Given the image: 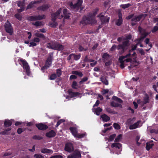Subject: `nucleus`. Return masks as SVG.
Masks as SVG:
<instances>
[{
	"label": "nucleus",
	"mask_w": 158,
	"mask_h": 158,
	"mask_svg": "<svg viewBox=\"0 0 158 158\" xmlns=\"http://www.w3.org/2000/svg\"><path fill=\"white\" fill-rule=\"evenodd\" d=\"M98 10L99 9L96 8L92 12L89 13L87 16H84L82 20L80 22V24L85 26L90 23H96L97 21L95 20L94 17L97 14Z\"/></svg>",
	"instance_id": "obj_1"
},
{
	"label": "nucleus",
	"mask_w": 158,
	"mask_h": 158,
	"mask_svg": "<svg viewBox=\"0 0 158 158\" xmlns=\"http://www.w3.org/2000/svg\"><path fill=\"white\" fill-rule=\"evenodd\" d=\"M130 45L129 41L125 40L123 41L121 44H119L117 47L115 44L113 45L110 48V50L111 51H113L116 48L118 50H121L120 53L122 54L128 49Z\"/></svg>",
	"instance_id": "obj_2"
},
{
	"label": "nucleus",
	"mask_w": 158,
	"mask_h": 158,
	"mask_svg": "<svg viewBox=\"0 0 158 158\" xmlns=\"http://www.w3.org/2000/svg\"><path fill=\"white\" fill-rule=\"evenodd\" d=\"M4 27L6 31L10 35H12L13 32V28L11 24L7 20L4 25Z\"/></svg>",
	"instance_id": "obj_3"
},
{
	"label": "nucleus",
	"mask_w": 158,
	"mask_h": 158,
	"mask_svg": "<svg viewBox=\"0 0 158 158\" xmlns=\"http://www.w3.org/2000/svg\"><path fill=\"white\" fill-rule=\"evenodd\" d=\"M67 156V158H81V153L80 151L76 149Z\"/></svg>",
	"instance_id": "obj_4"
},
{
	"label": "nucleus",
	"mask_w": 158,
	"mask_h": 158,
	"mask_svg": "<svg viewBox=\"0 0 158 158\" xmlns=\"http://www.w3.org/2000/svg\"><path fill=\"white\" fill-rule=\"evenodd\" d=\"M19 61L22 63L23 69L26 70V73L28 76H29L30 73V68L28 63L27 61L22 59H19Z\"/></svg>",
	"instance_id": "obj_5"
},
{
	"label": "nucleus",
	"mask_w": 158,
	"mask_h": 158,
	"mask_svg": "<svg viewBox=\"0 0 158 158\" xmlns=\"http://www.w3.org/2000/svg\"><path fill=\"white\" fill-rule=\"evenodd\" d=\"M82 2V0H77V2L74 4H73V2H70L69 4V6L71 8L78 10L81 7Z\"/></svg>",
	"instance_id": "obj_6"
},
{
	"label": "nucleus",
	"mask_w": 158,
	"mask_h": 158,
	"mask_svg": "<svg viewBox=\"0 0 158 158\" xmlns=\"http://www.w3.org/2000/svg\"><path fill=\"white\" fill-rule=\"evenodd\" d=\"M53 59V53L52 52L49 53L45 64L47 66V67L49 68L51 65Z\"/></svg>",
	"instance_id": "obj_7"
},
{
	"label": "nucleus",
	"mask_w": 158,
	"mask_h": 158,
	"mask_svg": "<svg viewBox=\"0 0 158 158\" xmlns=\"http://www.w3.org/2000/svg\"><path fill=\"white\" fill-rule=\"evenodd\" d=\"M64 150L69 152L71 153L74 150V147L72 143L67 142L65 143Z\"/></svg>",
	"instance_id": "obj_8"
},
{
	"label": "nucleus",
	"mask_w": 158,
	"mask_h": 158,
	"mask_svg": "<svg viewBox=\"0 0 158 158\" xmlns=\"http://www.w3.org/2000/svg\"><path fill=\"white\" fill-rule=\"evenodd\" d=\"M97 17L99 18L102 23L105 24L109 21L110 18L109 17L101 15V14L98 15Z\"/></svg>",
	"instance_id": "obj_9"
},
{
	"label": "nucleus",
	"mask_w": 158,
	"mask_h": 158,
	"mask_svg": "<svg viewBox=\"0 0 158 158\" xmlns=\"http://www.w3.org/2000/svg\"><path fill=\"white\" fill-rule=\"evenodd\" d=\"M41 1H32L30 2L26 7V10L31 9L35 7L36 4L40 3Z\"/></svg>",
	"instance_id": "obj_10"
},
{
	"label": "nucleus",
	"mask_w": 158,
	"mask_h": 158,
	"mask_svg": "<svg viewBox=\"0 0 158 158\" xmlns=\"http://www.w3.org/2000/svg\"><path fill=\"white\" fill-rule=\"evenodd\" d=\"M35 126L39 130H45L48 128V127L47 125L43 124L42 123H40L39 124H36Z\"/></svg>",
	"instance_id": "obj_11"
},
{
	"label": "nucleus",
	"mask_w": 158,
	"mask_h": 158,
	"mask_svg": "<svg viewBox=\"0 0 158 158\" xmlns=\"http://www.w3.org/2000/svg\"><path fill=\"white\" fill-rule=\"evenodd\" d=\"M143 16V14H141L138 16H134L133 18L131 19V21L132 22H137L139 21Z\"/></svg>",
	"instance_id": "obj_12"
},
{
	"label": "nucleus",
	"mask_w": 158,
	"mask_h": 158,
	"mask_svg": "<svg viewBox=\"0 0 158 158\" xmlns=\"http://www.w3.org/2000/svg\"><path fill=\"white\" fill-rule=\"evenodd\" d=\"M56 42L52 41L47 44V47L49 49L55 50Z\"/></svg>",
	"instance_id": "obj_13"
},
{
	"label": "nucleus",
	"mask_w": 158,
	"mask_h": 158,
	"mask_svg": "<svg viewBox=\"0 0 158 158\" xmlns=\"http://www.w3.org/2000/svg\"><path fill=\"white\" fill-rule=\"evenodd\" d=\"M49 7V6L48 4H44L38 7L37 8V10L45 11L48 10Z\"/></svg>",
	"instance_id": "obj_14"
},
{
	"label": "nucleus",
	"mask_w": 158,
	"mask_h": 158,
	"mask_svg": "<svg viewBox=\"0 0 158 158\" xmlns=\"http://www.w3.org/2000/svg\"><path fill=\"white\" fill-rule=\"evenodd\" d=\"M56 133L55 131L53 130H51L48 132H47L46 134L47 137L49 138H52L55 136Z\"/></svg>",
	"instance_id": "obj_15"
},
{
	"label": "nucleus",
	"mask_w": 158,
	"mask_h": 158,
	"mask_svg": "<svg viewBox=\"0 0 158 158\" xmlns=\"http://www.w3.org/2000/svg\"><path fill=\"white\" fill-rule=\"evenodd\" d=\"M69 129L72 134L75 137L77 133V128L76 127H69Z\"/></svg>",
	"instance_id": "obj_16"
},
{
	"label": "nucleus",
	"mask_w": 158,
	"mask_h": 158,
	"mask_svg": "<svg viewBox=\"0 0 158 158\" xmlns=\"http://www.w3.org/2000/svg\"><path fill=\"white\" fill-rule=\"evenodd\" d=\"M149 34V33L147 32H144L141 34L142 36L140 38L136 40H136L138 41V44H139L141 40L145 38Z\"/></svg>",
	"instance_id": "obj_17"
},
{
	"label": "nucleus",
	"mask_w": 158,
	"mask_h": 158,
	"mask_svg": "<svg viewBox=\"0 0 158 158\" xmlns=\"http://www.w3.org/2000/svg\"><path fill=\"white\" fill-rule=\"evenodd\" d=\"M122 147V144L120 143H113L111 145V147L113 148L120 149Z\"/></svg>",
	"instance_id": "obj_18"
},
{
	"label": "nucleus",
	"mask_w": 158,
	"mask_h": 158,
	"mask_svg": "<svg viewBox=\"0 0 158 158\" xmlns=\"http://www.w3.org/2000/svg\"><path fill=\"white\" fill-rule=\"evenodd\" d=\"M55 48V50L61 51L63 50L64 46L56 42Z\"/></svg>",
	"instance_id": "obj_19"
},
{
	"label": "nucleus",
	"mask_w": 158,
	"mask_h": 158,
	"mask_svg": "<svg viewBox=\"0 0 158 158\" xmlns=\"http://www.w3.org/2000/svg\"><path fill=\"white\" fill-rule=\"evenodd\" d=\"M12 124V122L8 119L5 120L4 122V127L5 128L10 126Z\"/></svg>",
	"instance_id": "obj_20"
},
{
	"label": "nucleus",
	"mask_w": 158,
	"mask_h": 158,
	"mask_svg": "<svg viewBox=\"0 0 158 158\" xmlns=\"http://www.w3.org/2000/svg\"><path fill=\"white\" fill-rule=\"evenodd\" d=\"M101 117L104 122H107L109 121L110 119V117L105 114L101 115Z\"/></svg>",
	"instance_id": "obj_21"
},
{
	"label": "nucleus",
	"mask_w": 158,
	"mask_h": 158,
	"mask_svg": "<svg viewBox=\"0 0 158 158\" xmlns=\"http://www.w3.org/2000/svg\"><path fill=\"white\" fill-rule=\"evenodd\" d=\"M41 152L42 153L45 154L52 153L53 151L52 150L46 148H44L41 149Z\"/></svg>",
	"instance_id": "obj_22"
},
{
	"label": "nucleus",
	"mask_w": 158,
	"mask_h": 158,
	"mask_svg": "<svg viewBox=\"0 0 158 158\" xmlns=\"http://www.w3.org/2000/svg\"><path fill=\"white\" fill-rule=\"evenodd\" d=\"M139 123L140 121H138L137 122L133 124L130 125L129 127V128L130 130H133L136 129L138 127L139 124Z\"/></svg>",
	"instance_id": "obj_23"
},
{
	"label": "nucleus",
	"mask_w": 158,
	"mask_h": 158,
	"mask_svg": "<svg viewBox=\"0 0 158 158\" xmlns=\"http://www.w3.org/2000/svg\"><path fill=\"white\" fill-rule=\"evenodd\" d=\"M11 130V127L5 129L4 131L1 132H0V134L4 135H8L10 133Z\"/></svg>",
	"instance_id": "obj_24"
},
{
	"label": "nucleus",
	"mask_w": 158,
	"mask_h": 158,
	"mask_svg": "<svg viewBox=\"0 0 158 158\" xmlns=\"http://www.w3.org/2000/svg\"><path fill=\"white\" fill-rule=\"evenodd\" d=\"M35 36L38 38H40L42 39L43 40L45 39V37L43 34L37 32L35 34Z\"/></svg>",
	"instance_id": "obj_25"
},
{
	"label": "nucleus",
	"mask_w": 158,
	"mask_h": 158,
	"mask_svg": "<svg viewBox=\"0 0 158 158\" xmlns=\"http://www.w3.org/2000/svg\"><path fill=\"white\" fill-rule=\"evenodd\" d=\"M68 93L72 97L77 96L79 94L78 92H73L71 89H69L68 90Z\"/></svg>",
	"instance_id": "obj_26"
},
{
	"label": "nucleus",
	"mask_w": 158,
	"mask_h": 158,
	"mask_svg": "<svg viewBox=\"0 0 158 158\" xmlns=\"http://www.w3.org/2000/svg\"><path fill=\"white\" fill-rule=\"evenodd\" d=\"M100 81L102 83L106 85H108L109 84L108 80L103 77H101L100 78Z\"/></svg>",
	"instance_id": "obj_27"
},
{
	"label": "nucleus",
	"mask_w": 158,
	"mask_h": 158,
	"mask_svg": "<svg viewBox=\"0 0 158 158\" xmlns=\"http://www.w3.org/2000/svg\"><path fill=\"white\" fill-rule=\"evenodd\" d=\"M110 105L112 107H117L120 106L122 107L121 105L118 103L115 102L114 101H112L110 103Z\"/></svg>",
	"instance_id": "obj_28"
},
{
	"label": "nucleus",
	"mask_w": 158,
	"mask_h": 158,
	"mask_svg": "<svg viewBox=\"0 0 158 158\" xmlns=\"http://www.w3.org/2000/svg\"><path fill=\"white\" fill-rule=\"evenodd\" d=\"M106 111L108 113L110 114H116L117 113V112H115V111L114 110L111 109L110 107H108L106 109Z\"/></svg>",
	"instance_id": "obj_29"
},
{
	"label": "nucleus",
	"mask_w": 158,
	"mask_h": 158,
	"mask_svg": "<svg viewBox=\"0 0 158 158\" xmlns=\"http://www.w3.org/2000/svg\"><path fill=\"white\" fill-rule=\"evenodd\" d=\"M153 143H146V149L148 151L153 146Z\"/></svg>",
	"instance_id": "obj_30"
},
{
	"label": "nucleus",
	"mask_w": 158,
	"mask_h": 158,
	"mask_svg": "<svg viewBox=\"0 0 158 158\" xmlns=\"http://www.w3.org/2000/svg\"><path fill=\"white\" fill-rule=\"evenodd\" d=\"M94 110L96 114L97 115H99L100 114V113L102 111V109L98 107L97 108L95 109Z\"/></svg>",
	"instance_id": "obj_31"
},
{
	"label": "nucleus",
	"mask_w": 158,
	"mask_h": 158,
	"mask_svg": "<svg viewBox=\"0 0 158 158\" xmlns=\"http://www.w3.org/2000/svg\"><path fill=\"white\" fill-rule=\"evenodd\" d=\"M112 99L114 100L115 101L119 103H123V100L119 98H118L116 96H114L112 98Z\"/></svg>",
	"instance_id": "obj_32"
},
{
	"label": "nucleus",
	"mask_w": 158,
	"mask_h": 158,
	"mask_svg": "<svg viewBox=\"0 0 158 158\" xmlns=\"http://www.w3.org/2000/svg\"><path fill=\"white\" fill-rule=\"evenodd\" d=\"M71 86L73 89H77V87L78 86V84L77 82L75 81H73V82Z\"/></svg>",
	"instance_id": "obj_33"
},
{
	"label": "nucleus",
	"mask_w": 158,
	"mask_h": 158,
	"mask_svg": "<svg viewBox=\"0 0 158 158\" xmlns=\"http://www.w3.org/2000/svg\"><path fill=\"white\" fill-rule=\"evenodd\" d=\"M86 135V133H82L80 134L77 133L75 137L78 138L79 139L83 138Z\"/></svg>",
	"instance_id": "obj_34"
},
{
	"label": "nucleus",
	"mask_w": 158,
	"mask_h": 158,
	"mask_svg": "<svg viewBox=\"0 0 158 158\" xmlns=\"http://www.w3.org/2000/svg\"><path fill=\"white\" fill-rule=\"evenodd\" d=\"M74 60H79L81 56V55L79 54L78 55H76L73 53V56Z\"/></svg>",
	"instance_id": "obj_35"
},
{
	"label": "nucleus",
	"mask_w": 158,
	"mask_h": 158,
	"mask_svg": "<svg viewBox=\"0 0 158 158\" xmlns=\"http://www.w3.org/2000/svg\"><path fill=\"white\" fill-rule=\"evenodd\" d=\"M149 97L148 95L143 99V103L144 104H146L149 102Z\"/></svg>",
	"instance_id": "obj_36"
},
{
	"label": "nucleus",
	"mask_w": 158,
	"mask_h": 158,
	"mask_svg": "<svg viewBox=\"0 0 158 158\" xmlns=\"http://www.w3.org/2000/svg\"><path fill=\"white\" fill-rule=\"evenodd\" d=\"M88 77H84L81 81L79 82V84L80 85L83 84L84 82L87 81L88 80Z\"/></svg>",
	"instance_id": "obj_37"
},
{
	"label": "nucleus",
	"mask_w": 158,
	"mask_h": 158,
	"mask_svg": "<svg viewBox=\"0 0 158 158\" xmlns=\"http://www.w3.org/2000/svg\"><path fill=\"white\" fill-rule=\"evenodd\" d=\"M113 126L115 129L119 130L121 128L120 126L116 123H114Z\"/></svg>",
	"instance_id": "obj_38"
},
{
	"label": "nucleus",
	"mask_w": 158,
	"mask_h": 158,
	"mask_svg": "<svg viewBox=\"0 0 158 158\" xmlns=\"http://www.w3.org/2000/svg\"><path fill=\"white\" fill-rule=\"evenodd\" d=\"M116 136V135L115 134H114L110 135V136L109 137V139L108 140L109 141H113L115 138V137Z\"/></svg>",
	"instance_id": "obj_39"
},
{
	"label": "nucleus",
	"mask_w": 158,
	"mask_h": 158,
	"mask_svg": "<svg viewBox=\"0 0 158 158\" xmlns=\"http://www.w3.org/2000/svg\"><path fill=\"white\" fill-rule=\"evenodd\" d=\"M56 76L58 77H60L62 74V71L60 69H57L56 70Z\"/></svg>",
	"instance_id": "obj_40"
},
{
	"label": "nucleus",
	"mask_w": 158,
	"mask_h": 158,
	"mask_svg": "<svg viewBox=\"0 0 158 158\" xmlns=\"http://www.w3.org/2000/svg\"><path fill=\"white\" fill-rule=\"evenodd\" d=\"M32 24L36 27H38L42 26V23L41 22L36 21L35 23H32Z\"/></svg>",
	"instance_id": "obj_41"
},
{
	"label": "nucleus",
	"mask_w": 158,
	"mask_h": 158,
	"mask_svg": "<svg viewBox=\"0 0 158 158\" xmlns=\"http://www.w3.org/2000/svg\"><path fill=\"white\" fill-rule=\"evenodd\" d=\"M32 139L35 140H41L43 139V137L39 135H34L32 137Z\"/></svg>",
	"instance_id": "obj_42"
},
{
	"label": "nucleus",
	"mask_w": 158,
	"mask_h": 158,
	"mask_svg": "<svg viewBox=\"0 0 158 158\" xmlns=\"http://www.w3.org/2000/svg\"><path fill=\"white\" fill-rule=\"evenodd\" d=\"M122 135L119 134L118 135L117 137L115 139L114 142H119L120 140L121 139L122 137Z\"/></svg>",
	"instance_id": "obj_43"
},
{
	"label": "nucleus",
	"mask_w": 158,
	"mask_h": 158,
	"mask_svg": "<svg viewBox=\"0 0 158 158\" xmlns=\"http://www.w3.org/2000/svg\"><path fill=\"white\" fill-rule=\"evenodd\" d=\"M27 19L28 20L31 21H36V19H35V17L34 15L29 16L28 17Z\"/></svg>",
	"instance_id": "obj_44"
},
{
	"label": "nucleus",
	"mask_w": 158,
	"mask_h": 158,
	"mask_svg": "<svg viewBox=\"0 0 158 158\" xmlns=\"http://www.w3.org/2000/svg\"><path fill=\"white\" fill-rule=\"evenodd\" d=\"M109 57V55L107 53H104L102 56V58L104 59L107 60Z\"/></svg>",
	"instance_id": "obj_45"
},
{
	"label": "nucleus",
	"mask_w": 158,
	"mask_h": 158,
	"mask_svg": "<svg viewBox=\"0 0 158 158\" xmlns=\"http://www.w3.org/2000/svg\"><path fill=\"white\" fill-rule=\"evenodd\" d=\"M52 23H50V25L52 27H55L58 25V23L55 21H52Z\"/></svg>",
	"instance_id": "obj_46"
},
{
	"label": "nucleus",
	"mask_w": 158,
	"mask_h": 158,
	"mask_svg": "<svg viewBox=\"0 0 158 158\" xmlns=\"http://www.w3.org/2000/svg\"><path fill=\"white\" fill-rule=\"evenodd\" d=\"M15 17L18 19L21 20L22 19V17L21 15L17 13L15 15Z\"/></svg>",
	"instance_id": "obj_47"
},
{
	"label": "nucleus",
	"mask_w": 158,
	"mask_h": 158,
	"mask_svg": "<svg viewBox=\"0 0 158 158\" xmlns=\"http://www.w3.org/2000/svg\"><path fill=\"white\" fill-rule=\"evenodd\" d=\"M131 4L130 3H127V4H123L121 5L123 9H125L126 8L129 7V6H131Z\"/></svg>",
	"instance_id": "obj_48"
},
{
	"label": "nucleus",
	"mask_w": 158,
	"mask_h": 158,
	"mask_svg": "<svg viewBox=\"0 0 158 158\" xmlns=\"http://www.w3.org/2000/svg\"><path fill=\"white\" fill-rule=\"evenodd\" d=\"M56 74H52L50 76L49 79L51 80H54L56 78Z\"/></svg>",
	"instance_id": "obj_49"
},
{
	"label": "nucleus",
	"mask_w": 158,
	"mask_h": 158,
	"mask_svg": "<svg viewBox=\"0 0 158 158\" xmlns=\"http://www.w3.org/2000/svg\"><path fill=\"white\" fill-rule=\"evenodd\" d=\"M46 17L45 15H37V18L38 20H41L42 19H45Z\"/></svg>",
	"instance_id": "obj_50"
},
{
	"label": "nucleus",
	"mask_w": 158,
	"mask_h": 158,
	"mask_svg": "<svg viewBox=\"0 0 158 158\" xmlns=\"http://www.w3.org/2000/svg\"><path fill=\"white\" fill-rule=\"evenodd\" d=\"M123 20L118 19L116 21V24L118 26H120L123 23Z\"/></svg>",
	"instance_id": "obj_51"
},
{
	"label": "nucleus",
	"mask_w": 158,
	"mask_h": 158,
	"mask_svg": "<svg viewBox=\"0 0 158 158\" xmlns=\"http://www.w3.org/2000/svg\"><path fill=\"white\" fill-rule=\"evenodd\" d=\"M52 19L51 20L52 21H56V17H57L56 15L54 13L52 14Z\"/></svg>",
	"instance_id": "obj_52"
},
{
	"label": "nucleus",
	"mask_w": 158,
	"mask_h": 158,
	"mask_svg": "<svg viewBox=\"0 0 158 158\" xmlns=\"http://www.w3.org/2000/svg\"><path fill=\"white\" fill-rule=\"evenodd\" d=\"M17 5L19 7H24V3L21 1H19L17 3Z\"/></svg>",
	"instance_id": "obj_53"
},
{
	"label": "nucleus",
	"mask_w": 158,
	"mask_h": 158,
	"mask_svg": "<svg viewBox=\"0 0 158 158\" xmlns=\"http://www.w3.org/2000/svg\"><path fill=\"white\" fill-rule=\"evenodd\" d=\"M124 57L123 56H121L119 58V60L121 64H124V61L123 60V59H125Z\"/></svg>",
	"instance_id": "obj_54"
},
{
	"label": "nucleus",
	"mask_w": 158,
	"mask_h": 158,
	"mask_svg": "<svg viewBox=\"0 0 158 158\" xmlns=\"http://www.w3.org/2000/svg\"><path fill=\"white\" fill-rule=\"evenodd\" d=\"M34 157L35 158H44V156L41 154H35L34 156Z\"/></svg>",
	"instance_id": "obj_55"
},
{
	"label": "nucleus",
	"mask_w": 158,
	"mask_h": 158,
	"mask_svg": "<svg viewBox=\"0 0 158 158\" xmlns=\"http://www.w3.org/2000/svg\"><path fill=\"white\" fill-rule=\"evenodd\" d=\"M150 132L151 133H155L158 134V130L155 129H152L150 130Z\"/></svg>",
	"instance_id": "obj_56"
},
{
	"label": "nucleus",
	"mask_w": 158,
	"mask_h": 158,
	"mask_svg": "<svg viewBox=\"0 0 158 158\" xmlns=\"http://www.w3.org/2000/svg\"><path fill=\"white\" fill-rule=\"evenodd\" d=\"M158 31V27L155 26L154 27L153 29L151 30V31L152 33H154Z\"/></svg>",
	"instance_id": "obj_57"
},
{
	"label": "nucleus",
	"mask_w": 158,
	"mask_h": 158,
	"mask_svg": "<svg viewBox=\"0 0 158 158\" xmlns=\"http://www.w3.org/2000/svg\"><path fill=\"white\" fill-rule=\"evenodd\" d=\"M63 17H64V18L65 19H69L70 17L69 13H68L65 14V15H62L61 18H62Z\"/></svg>",
	"instance_id": "obj_58"
},
{
	"label": "nucleus",
	"mask_w": 158,
	"mask_h": 158,
	"mask_svg": "<svg viewBox=\"0 0 158 158\" xmlns=\"http://www.w3.org/2000/svg\"><path fill=\"white\" fill-rule=\"evenodd\" d=\"M61 9L60 8L59 9H58L55 13H54V14L56 15L57 16L60 14V13L61 12Z\"/></svg>",
	"instance_id": "obj_59"
},
{
	"label": "nucleus",
	"mask_w": 158,
	"mask_h": 158,
	"mask_svg": "<svg viewBox=\"0 0 158 158\" xmlns=\"http://www.w3.org/2000/svg\"><path fill=\"white\" fill-rule=\"evenodd\" d=\"M32 41L36 43L39 42L40 41V39L37 37H35L34 38V39L32 40Z\"/></svg>",
	"instance_id": "obj_60"
},
{
	"label": "nucleus",
	"mask_w": 158,
	"mask_h": 158,
	"mask_svg": "<svg viewBox=\"0 0 158 158\" xmlns=\"http://www.w3.org/2000/svg\"><path fill=\"white\" fill-rule=\"evenodd\" d=\"M77 76L74 75H72L70 76L69 79L70 80L75 79H77Z\"/></svg>",
	"instance_id": "obj_61"
},
{
	"label": "nucleus",
	"mask_w": 158,
	"mask_h": 158,
	"mask_svg": "<svg viewBox=\"0 0 158 158\" xmlns=\"http://www.w3.org/2000/svg\"><path fill=\"white\" fill-rule=\"evenodd\" d=\"M50 158H63L61 155H55L51 157Z\"/></svg>",
	"instance_id": "obj_62"
},
{
	"label": "nucleus",
	"mask_w": 158,
	"mask_h": 158,
	"mask_svg": "<svg viewBox=\"0 0 158 158\" xmlns=\"http://www.w3.org/2000/svg\"><path fill=\"white\" fill-rule=\"evenodd\" d=\"M109 90L108 89H104L102 91V94L103 95L108 93Z\"/></svg>",
	"instance_id": "obj_63"
},
{
	"label": "nucleus",
	"mask_w": 158,
	"mask_h": 158,
	"mask_svg": "<svg viewBox=\"0 0 158 158\" xmlns=\"http://www.w3.org/2000/svg\"><path fill=\"white\" fill-rule=\"evenodd\" d=\"M134 14H131L126 17V19L128 20L130 19H132L134 16Z\"/></svg>",
	"instance_id": "obj_64"
}]
</instances>
